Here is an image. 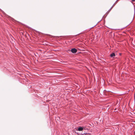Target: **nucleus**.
Returning a JSON list of instances; mask_svg holds the SVG:
<instances>
[{
  "label": "nucleus",
  "instance_id": "obj_8",
  "mask_svg": "<svg viewBox=\"0 0 135 135\" xmlns=\"http://www.w3.org/2000/svg\"><path fill=\"white\" fill-rule=\"evenodd\" d=\"M132 1H135V0H132Z\"/></svg>",
  "mask_w": 135,
  "mask_h": 135
},
{
  "label": "nucleus",
  "instance_id": "obj_6",
  "mask_svg": "<svg viewBox=\"0 0 135 135\" xmlns=\"http://www.w3.org/2000/svg\"><path fill=\"white\" fill-rule=\"evenodd\" d=\"M119 0H117V1L115 2V3L116 4L117 2H118V1Z\"/></svg>",
  "mask_w": 135,
  "mask_h": 135
},
{
  "label": "nucleus",
  "instance_id": "obj_7",
  "mask_svg": "<svg viewBox=\"0 0 135 135\" xmlns=\"http://www.w3.org/2000/svg\"><path fill=\"white\" fill-rule=\"evenodd\" d=\"M115 4H116V3H114L113 4V6H113V7H114V6L115 5Z\"/></svg>",
  "mask_w": 135,
  "mask_h": 135
},
{
  "label": "nucleus",
  "instance_id": "obj_4",
  "mask_svg": "<svg viewBox=\"0 0 135 135\" xmlns=\"http://www.w3.org/2000/svg\"><path fill=\"white\" fill-rule=\"evenodd\" d=\"M87 133H84L83 134H81V135H86V134H87Z\"/></svg>",
  "mask_w": 135,
  "mask_h": 135
},
{
  "label": "nucleus",
  "instance_id": "obj_3",
  "mask_svg": "<svg viewBox=\"0 0 135 135\" xmlns=\"http://www.w3.org/2000/svg\"><path fill=\"white\" fill-rule=\"evenodd\" d=\"M110 56L111 57L114 58L115 56V54L114 53H112L110 55Z\"/></svg>",
  "mask_w": 135,
  "mask_h": 135
},
{
  "label": "nucleus",
  "instance_id": "obj_9",
  "mask_svg": "<svg viewBox=\"0 0 135 135\" xmlns=\"http://www.w3.org/2000/svg\"><path fill=\"white\" fill-rule=\"evenodd\" d=\"M134 135H135V132H134Z\"/></svg>",
  "mask_w": 135,
  "mask_h": 135
},
{
  "label": "nucleus",
  "instance_id": "obj_2",
  "mask_svg": "<svg viewBox=\"0 0 135 135\" xmlns=\"http://www.w3.org/2000/svg\"><path fill=\"white\" fill-rule=\"evenodd\" d=\"M83 129V128L82 127H79L78 128V129H77L76 130L77 131H82Z\"/></svg>",
  "mask_w": 135,
  "mask_h": 135
},
{
  "label": "nucleus",
  "instance_id": "obj_5",
  "mask_svg": "<svg viewBox=\"0 0 135 135\" xmlns=\"http://www.w3.org/2000/svg\"><path fill=\"white\" fill-rule=\"evenodd\" d=\"M113 6H112L111 7V8H110V9L109 10L110 11V10H111V9L112 8H113Z\"/></svg>",
  "mask_w": 135,
  "mask_h": 135
},
{
  "label": "nucleus",
  "instance_id": "obj_1",
  "mask_svg": "<svg viewBox=\"0 0 135 135\" xmlns=\"http://www.w3.org/2000/svg\"><path fill=\"white\" fill-rule=\"evenodd\" d=\"M71 51L73 53H75L77 51V50L75 48H73L71 50Z\"/></svg>",
  "mask_w": 135,
  "mask_h": 135
}]
</instances>
